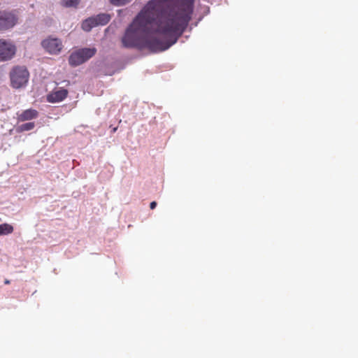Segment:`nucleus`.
<instances>
[{
  "label": "nucleus",
  "mask_w": 358,
  "mask_h": 358,
  "mask_svg": "<svg viewBox=\"0 0 358 358\" xmlns=\"http://www.w3.org/2000/svg\"><path fill=\"white\" fill-rule=\"evenodd\" d=\"M195 0H151L127 29L125 48H146L152 52L175 44L192 20Z\"/></svg>",
  "instance_id": "1"
},
{
  "label": "nucleus",
  "mask_w": 358,
  "mask_h": 358,
  "mask_svg": "<svg viewBox=\"0 0 358 358\" xmlns=\"http://www.w3.org/2000/svg\"><path fill=\"white\" fill-rule=\"evenodd\" d=\"M29 78V73L24 66H15L10 72V85L15 89L24 87Z\"/></svg>",
  "instance_id": "2"
},
{
  "label": "nucleus",
  "mask_w": 358,
  "mask_h": 358,
  "mask_svg": "<svg viewBox=\"0 0 358 358\" xmlns=\"http://www.w3.org/2000/svg\"><path fill=\"white\" fill-rule=\"evenodd\" d=\"M17 122H25L35 120L38 117L39 113L34 108H29L16 113Z\"/></svg>",
  "instance_id": "8"
},
{
  "label": "nucleus",
  "mask_w": 358,
  "mask_h": 358,
  "mask_svg": "<svg viewBox=\"0 0 358 358\" xmlns=\"http://www.w3.org/2000/svg\"><path fill=\"white\" fill-rule=\"evenodd\" d=\"M34 127H35V123L33 122H27V123L20 125L17 127V131L19 132H23V131H26L32 130Z\"/></svg>",
  "instance_id": "12"
},
{
  "label": "nucleus",
  "mask_w": 358,
  "mask_h": 358,
  "mask_svg": "<svg viewBox=\"0 0 358 358\" xmlns=\"http://www.w3.org/2000/svg\"><path fill=\"white\" fill-rule=\"evenodd\" d=\"M13 227L8 223L0 224V236L8 235L13 232Z\"/></svg>",
  "instance_id": "11"
},
{
  "label": "nucleus",
  "mask_w": 358,
  "mask_h": 358,
  "mask_svg": "<svg viewBox=\"0 0 358 358\" xmlns=\"http://www.w3.org/2000/svg\"><path fill=\"white\" fill-rule=\"evenodd\" d=\"M80 0H62L61 4L66 8H76Z\"/></svg>",
  "instance_id": "13"
},
{
  "label": "nucleus",
  "mask_w": 358,
  "mask_h": 358,
  "mask_svg": "<svg viewBox=\"0 0 358 358\" xmlns=\"http://www.w3.org/2000/svg\"><path fill=\"white\" fill-rule=\"evenodd\" d=\"M111 3L115 6H122L129 3L131 0H110Z\"/></svg>",
  "instance_id": "14"
},
{
  "label": "nucleus",
  "mask_w": 358,
  "mask_h": 358,
  "mask_svg": "<svg viewBox=\"0 0 358 358\" xmlns=\"http://www.w3.org/2000/svg\"><path fill=\"white\" fill-rule=\"evenodd\" d=\"M15 53V47L4 40H0V61L10 59Z\"/></svg>",
  "instance_id": "6"
},
{
  "label": "nucleus",
  "mask_w": 358,
  "mask_h": 358,
  "mask_svg": "<svg viewBox=\"0 0 358 358\" xmlns=\"http://www.w3.org/2000/svg\"><path fill=\"white\" fill-rule=\"evenodd\" d=\"M94 17L96 20V22H97V26L98 25H105L110 20V16L109 15L105 14V13L99 14Z\"/></svg>",
  "instance_id": "10"
},
{
  "label": "nucleus",
  "mask_w": 358,
  "mask_h": 358,
  "mask_svg": "<svg viewBox=\"0 0 358 358\" xmlns=\"http://www.w3.org/2000/svg\"><path fill=\"white\" fill-rule=\"evenodd\" d=\"M4 283H5L6 285H9V284L10 283V280H9L6 279V280H4Z\"/></svg>",
  "instance_id": "16"
},
{
  "label": "nucleus",
  "mask_w": 358,
  "mask_h": 358,
  "mask_svg": "<svg viewBox=\"0 0 358 358\" xmlns=\"http://www.w3.org/2000/svg\"><path fill=\"white\" fill-rule=\"evenodd\" d=\"M96 52V49L95 48L80 49L71 54L69 63L72 66H79L92 58Z\"/></svg>",
  "instance_id": "3"
},
{
  "label": "nucleus",
  "mask_w": 358,
  "mask_h": 358,
  "mask_svg": "<svg viewBox=\"0 0 358 358\" xmlns=\"http://www.w3.org/2000/svg\"><path fill=\"white\" fill-rule=\"evenodd\" d=\"M97 26V22L94 17H89L82 23V29L85 31H90L93 27Z\"/></svg>",
  "instance_id": "9"
},
{
  "label": "nucleus",
  "mask_w": 358,
  "mask_h": 358,
  "mask_svg": "<svg viewBox=\"0 0 358 358\" xmlns=\"http://www.w3.org/2000/svg\"><path fill=\"white\" fill-rule=\"evenodd\" d=\"M17 22L16 16L11 12L0 11V30L13 27Z\"/></svg>",
  "instance_id": "4"
},
{
  "label": "nucleus",
  "mask_w": 358,
  "mask_h": 358,
  "mask_svg": "<svg viewBox=\"0 0 358 358\" xmlns=\"http://www.w3.org/2000/svg\"><path fill=\"white\" fill-rule=\"evenodd\" d=\"M68 94L69 92L66 89L56 88L47 95V101L50 103L60 102L67 97Z\"/></svg>",
  "instance_id": "7"
},
{
  "label": "nucleus",
  "mask_w": 358,
  "mask_h": 358,
  "mask_svg": "<svg viewBox=\"0 0 358 358\" xmlns=\"http://www.w3.org/2000/svg\"><path fill=\"white\" fill-rule=\"evenodd\" d=\"M42 46L50 54H58L62 49V43L59 38H48L42 41Z\"/></svg>",
  "instance_id": "5"
},
{
  "label": "nucleus",
  "mask_w": 358,
  "mask_h": 358,
  "mask_svg": "<svg viewBox=\"0 0 358 358\" xmlns=\"http://www.w3.org/2000/svg\"><path fill=\"white\" fill-rule=\"evenodd\" d=\"M157 206V202L156 201H152L150 204V207L151 209H154L155 208V207Z\"/></svg>",
  "instance_id": "15"
}]
</instances>
